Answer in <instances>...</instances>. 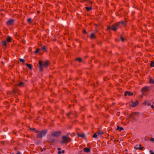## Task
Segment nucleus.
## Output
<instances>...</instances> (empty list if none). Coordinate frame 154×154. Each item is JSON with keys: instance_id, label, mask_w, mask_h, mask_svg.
<instances>
[{"instance_id": "cd10ccee", "label": "nucleus", "mask_w": 154, "mask_h": 154, "mask_svg": "<svg viewBox=\"0 0 154 154\" xmlns=\"http://www.w3.org/2000/svg\"><path fill=\"white\" fill-rule=\"evenodd\" d=\"M150 140L153 142H154V138L151 137L149 139Z\"/></svg>"}, {"instance_id": "ea45409f", "label": "nucleus", "mask_w": 154, "mask_h": 154, "mask_svg": "<svg viewBox=\"0 0 154 154\" xmlns=\"http://www.w3.org/2000/svg\"><path fill=\"white\" fill-rule=\"evenodd\" d=\"M57 149H58V150H60V148H57Z\"/></svg>"}, {"instance_id": "4c0bfd02", "label": "nucleus", "mask_w": 154, "mask_h": 154, "mask_svg": "<svg viewBox=\"0 0 154 154\" xmlns=\"http://www.w3.org/2000/svg\"><path fill=\"white\" fill-rule=\"evenodd\" d=\"M83 32H84V33H86V31L85 30H84Z\"/></svg>"}, {"instance_id": "f8f14e48", "label": "nucleus", "mask_w": 154, "mask_h": 154, "mask_svg": "<svg viewBox=\"0 0 154 154\" xmlns=\"http://www.w3.org/2000/svg\"><path fill=\"white\" fill-rule=\"evenodd\" d=\"M138 113L137 112H134L133 113H132L131 116V118H132L133 119L135 120L136 119L134 118V116H135Z\"/></svg>"}, {"instance_id": "393cba45", "label": "nucleus", "mask_w": 154, "mask_h": 154, "mask_svg": "<svg viewBox=\"0 0 154 154\" xmlns=\"http://www.w3.org/2000/svg\"><path fill=\"white\" fill-rule=\"evenodd\" d=\"M76 60L78 61H79L80 62H81L82 61V59L80 58H77L76 59Z\"/></svg>"}, {"instance_id": "39448f33", "label": "nucleus", "mask_w": 154, "mask_h": 154, "mask_svg": "<svg viewBox=\"0 0 154 154\" xmlns=\"http://www.w3.org/2000/svg\"><path fill=\"white\" fill-rule=\"evenodd\" d=\"M60 132L59 131L54 132L52 134V136L57 137L60 136Z\"/></svg>"}, {"instance_id": "0eeeda50", "label": "nucleus", "mask_w": 154, "mask_h": 154, "mask_svg": "<svg viewBox=\"0 0 154 154\" xmlns=\"http://www.w3.org/2000/svg\"><path fill=\"white\" fill-rule=\"evenodd\" d=\"M47 133V131H41V135H39V137H42L44 136Z\"/></svg>"}, {"instance_id": "a211bd4d", "label": "nucleus", "mask_w": 154, "mask_h": 154, "mask_svg": "<svg viewBox=\"0 0 154 154\" xmlns=\"http://www.w3.org/2000/svg\"><path fill=\"white\" fill-rule=\"evenodd\" d=\"M117 130H119V131H121L123 130V129L122 127H120L119 126H118L117 127Z\"/></svg>"}, {"instance_id": "f3484780", "label": "nucleus", "mask_w": 154, "mask_h": 154, "mask_svg": "<svg viewBox=\"0 0 154 154\" xmlns=\"http://www.w3.org/2000/svg\"><path fill=\"white\" fill-rule=\"evenodd\" d=\"M24 83L23 82H20L18 84V86L20 87H22L23 86Z\"/></svg>"}, {"instance_id": "a19ab883", "label": "nucleus", "mask_w": 154, "mask_h": 154, "mask_svg": "<svg viewBox=\"0 0 154 154\" xmlns=\"http://www.w3.org/2000/svg\"><path fill=\"white\" fill-rule=\"evenodd\" d=\"M70 113H70V112H69V113H68V115H69L70 114Z\"/></svg>"}, {"instance_id": "4468645a", "label": "nucleus", "mask_w": 154, "mask_h": 154, "mask_svg": "<svg viewBox=\"0 0 154 154\" xmlns=\"http://www.w3.org/2000/svg\"><path fill=\"white\" fill-rule=\"evenodd\" d=\"M84 151L85 152H88L90 151V149L89 148L85 147L84 149Z\"/></svg>"}, {"instance_id": "4be33fe9", "label": "nucleus", "mask_w": 154, "mask_h": 154, "mask_svg": "<svg viewBox=\"0 0 154 154\" xmlns=\"http://www.w3.org/2000/svg\"><path fill=\"white\" fill-rule=\"evenodd\" d=\"M98 136L97 132L96 133H95L93 135V137L94 138H96Z\"/></svg>"}, {"instance_id": "72a5a7b5", "label": "nucleus", "mask_w": 154, "mask_h": 154, "mask_svg": "<svg viewBox=\"0 0 154 154\" xmlns=\"http://www.w3.org/2000/svg\"><path fill=\"white\" fill-rule=\"evenodd\" d=\"M62 152H61L60 151H59L58 152V154H61V153Z\"/></svg>"}, {"instance_id": "e433bc0d", "label": "nucleus", "mask_w": 154, "mask_h": 154, "mask_svg": "<svg viewBox=\"0 0 154 154\" xmlns=\"http://www.w3.org/2000/svg\"><path fill=\"white\" fill-rule=\"evenodd\" d=\"M151 108H152V109H153V108H154V106H153V105H151Z\"/></svg>"}, {"instance_id": "79ce46f5", "label": "nucleus", "mask_w": 154, "mask_h": 154, "mask_svg": "<svg viewBox=\"0 0 154 154\" xmlns=\"http://www.w3.org/2000/svg\"><path fill=\"white\" fill-rule=\"evenodd\" d=\"M52 141L53 142H54V140H52Z\"/></svg>"}, {"instance_id": "6e6552de", "label": "nucleus", "mask_w": 154, "mask_h": 154, "mask_svg": "<svg viewBox=\"0 0 154 154\" xmlns=\"http://www.w3.org/2000/svg\"><path fill=\"white\" fill-rule=\"evenodd\" d=\"M138 101L137 100L135 101L134 102H133L131 105L130 106L133 107L136 106L138 104Z\"/></svg>"}, {"instance_id": "7c9ffc66", "label": "nucleus", "mask_w": 154, "mask_h": 154, "mask_svg": "<svg viewBox=\"0 0 154 154\" xmlns=\"http://www.w3.org/2000/svg\"><path fill=\"white\" fill-rule=\"evenodd\" d=\"M31 21V19L30 18H29L28 19L27 21L28 22L30 23Z\"/></svg>"}, {"instance_id": "6ab92c4d", "label": "nucleus", "mask_w": 154, "mask_h": 154, "mask_svg": "<svg viewBox=\"0 0 154 154\" xmlns=\"http://www.w3.org/2000/svg\"><path fill=\"white\" fill-rule=\"evenodd\" d=\"M35 132L37 134V136L38 137H39V135H41V132H39L38 131H35Z\"/></svg>"}, {"instance_id": "f03ea898", "label": "nucleus", "mask_w": 154, "mask_h": 154, "mask_svg": "<svg viewBox=\"0 0 154 154\" xmlns=\"http://www.w3.org/2000/svg\"><path fill=\"white\" fill-rule=\"evenodd\" d=\"M124 23L122 21L121 22H118L115 24L113 25L111 27L109 26L108 27V29H112L113 31H116L119 27L120 26V24H123Z\"/></svg>"}, {"instance_id": "20e7f679", "label": "nucleus", "mask_w": 154, "mask_h": 154, "mask_svg": "<svg viewBox=\"0 0 154 154\" xmlns=\"http://www.w3.org/2000/svg\"><path fill=\"white\" fill-rule=\"evenodd\" d=\"M149 90V87L147 86H145L142 89L141 92H142L143 94H144L145 92L148 91Z\"/></svg>"}, {"instance_id": "f257e3e1", "label": "nucleus", "mask_w": 154, "mask_h": 154, "mask_svg": "<svg viewBox=\"0 0 154 154\" xmlns=\"http://www.w3.org/2000/svg\"><path fill=\"white\" fill-rule=\"evenodd\" d=\"M38 63L39 69L41 71L43 70L44 67L47 68L48 65V62L47 61L45 62L39 61Z\"/></svg>"}, {"instance_id": "423d86ee", "label": "nucleus", "mask_w": 154, "mask_h": 154, "mask_svg": "<svg viewBox=\"0 0 154 154\" xmlns=\"http://www.w3.org/2000/svg\"><path fill=\"white\" fill-rule=\"evenodd\" d=\"M14 23V20L12 19H10L7 21L6 24L8 25H13Z\"/></svg>"}, {"instance_id": "9b49d317", "label": "nucleus", "mask_w": 154, "mask_h": 154, "mask_svg": "<svg viewBox=\"0 0 154 154\" xmlns=\"http://www.w3.org/2000/svg\"><path fill=\"white\" fill-rule=\"evenodd\" d=\"M127 95H128L129 96H131L133 95V93L129 91H126L125 93V95L126 96Z\"/></svg>"}, {"instance_id": "aec40b11", "label": "nucleus", "mask_w": 154, "mask_h": 154, "mask_svg": "<svg viewBox=\"0 0 154 154\" xmlns=\"http://www.w3.org/2000/svg\"><path fill=\"white\" fill-rule=\"evenodd\" d=\"M26 66L28 67L30 69H31L32 68V66L31 64H26Z\"/></svg>"}, {"instance_id": "dca6fc26", "label": "nucleus", "mask_w": 154, "mask_h": 154, "mask_svg": "<svg viewBox=\"0 0 154 154\" xmlns=\"http://www.w3.org/2000/svg\"><path fill=\"white\" fill-rule=\"evenodd\" d=\"M78 135L79 137H82V138H84L85 136V135L84 134H78Z\"/></svg>"}, {"instance_id": "2f4dec72", "label": "nucleus", "mask_w": 154, "mask_h": 154, "mask_svg": "<svg viewBox=\"0 0 154 154\" xmlns=\"http://www.w3.org/2000/svg\"><path fill=\"white\" fill-rule=\"evenodd\" d=\"M121 39L122 41V42H123L124 41V38L122 37H121Z\"/></svg>"}, {"instance_id": "a878e982", "label": "nucleus", "mask_w": 154, "mask_h": 154, "mask_svg": "<svg viewBox=\"0 0 154 154\" xmlns=\"http://www.w3.org/2000/svg\"><path fill=\"white\" fill-rule=\"evenodd\" d=\"M150 66L151 67H154V62L152 61L150 63Z\"/></svg>"}, {"instance_id": "58836bf2", "label": "nucleus", "mask_w": 154, "mask_h": 154, "mask_svg": "<svg viewBox=\"0 0 154 154\" xmlns=\"http://www.w3.org/2000/svg\"><path fill=\"white\" fill-rule=\"evenodd\" d=\"M64 152H64V150H63V151H62V153H64Z\"/></svg>"}, {"instance_id": "c03bdc74", "label": "nucleus", "mask_w": 154, "mask_h": 154, "mask_svg": "<svg viewBox=\"0 0 154 154\" xmlns=\"http://www.w3.org/2000/svg\"><path fill=\"white\" fill-rule=\"evenodd\" d=\"M153 104H154V102L153 103Z\"/></svg>"}, {"instance_id": "7ed1b4c3", "label": "nucleus", "mask_w": 154, "mask_h": 154, "mask_svg": "<svg viewBox=\"0 0 154 154\" xmlns=\"http://www.w3.org/2000/svg\"><path fill=\"white\" fill-rule=\"evenodd\" d=\"M62 138V143H66L71 141L70 138L68 136H63Z\"/></svg>"}, {"instance_id": "2eb2a0df", "label": "nucleus", "mask_w": 154, "mask_h": 154, "mask_svg": "<svg viewBox=\"0 0 154 154\" xmlns=\"http://www.w3.org/2000/svg\"><path fill=\"white\" fill-rule=\"evenodd\" d=\"M12 38L10 36H8L7 38V41L8 42H10L12 40Z\"/></svg>"}, {"instance_id": "473e14b6", "label": "nucleus", "mask_w": 154, "mask_h": 154, "mask_svg": "<svg viewBox=\"0 0 154 154\" xmlns=\"http://www.w3.org/2000/svg\"><path fill=\"white\" fill-rule=\"evenodd\" d=\"M150 152L151 153V154H154V153L153 152L152 150H150Z\"/></svg>"}, {"instance_id": "f704fd0d", "label": "nucleus", "mask_w": 154, "mask_h": 154, "mask_svg": "<svg viewBox=\"0 0 154 154\" xmlns=\"http://www.w3.org/2000/svg\"><path fill=\"white\" fill-rule=\"evenodd\" d=\"M42 49L44 50H45V47L44 46V47H43L42 48Z\"/></svg>"}, {"instance_id": "5701e85b", "label": "nucleus", "mask_w": 154, "mask_h": 154, "mask_svg": "<svg viewBox=\"0 0 154 154\" xmlns=\"http://www.w3.org/2000/svg\"><path fill=\"white\" fill-rule=\"evenodd\" d=\"M2 44L5 47H6L7 45L6 41H3L2 42Z\"/></svg>"}, {"instance_id": "b1692460", "label": "nucleus", "mask_w": 154, "mask_h": 154, "mask_svg": "<svg viewBox=\"0 0 154 154\" xmlns=\"http://www.w3.org/2000/svg\"><path fill=\"white\" fill-rule=\"evenodd\" d=\"M86 9L87 11H89L91 9V7H86Z\"/></svg>"}, {"instance_id": "bb28decb", "label": "nucleus", "mask_w": 154, "mask_h": 154, "mask_svg": "<svg viewBox=\"0 0 154 154\" xmlns=\"http://www.w3.org/2000/svg\"><path fill=\"white\" fill-rule=\"evenodd\" d=\"M91 38H94V35L93 33H92L91 34Z\"/></svg>"}, {"instance_id": "ddd939ff", "label": "nucleus", "mask_w": 154, "mask_h": 154, "mask_svg": "<svg viewBox=\"0 0 154 154\" xmlns=\"http://www.w3.org/2000/svg\"><path fill=\"white\" fill-rule=\"evenodd\" d=\"M143 104L147 106H149L150 105V103L149 101H146Z\"/></svg>"}, {"instance_id": "412c9836", "label": "nucleus", "mask_w": 154, "mask_h": 154, "mask_svg": "<svg viewBox=\"0 0 154 154\" xmlns=\"http://www.w3.org/2000/svg\"><path fill=\"white\" fill-rule=\"evenodd\" d=\"M149 82H150V83L154 84V79H150L149 80Z\"/></svg>"}, {"instance_id": "c85d7f7f", "label": "nucleus", "mask_w": 154, "mask_h": 154, "mask_svg": "<svg viewBox=\"0 0 154 154\" xmlns=\"http://www.w3.org/2000/svg\"><path fill=\"white\" fill-rule=\"evenodd\" d=\"M19 60L20 61H21L23 63H24L25 62V60L23 59H20Z\"/></svg>"}, {"instance_id": "c9c22d12", "label": "nucleus", "mask_w": 154, "mask_h": 154, "mask_svg": "<svg viewBox=\"0 0 154 154\" xmlns=\"http://www.w3.org/2000/svg\"><path fill=\"white\" fill-rule=\"evenodd\" d=\"M20 154V152L19 151H18L16 154Z\"/></svg>"}, {"instance_id": "37998d69", "label": "nucleus", "mask_w": 154, "mask_h": 154, "mask_svg": "<svg viewBox=\"0 0 154 154\" xmlns=\"http://www.w3.org/2000/svg\"><path fill=\"white\" fill-rule=\"evenodd\" d=\"M33 130H35V129H33Z\"/></svg>"}, {"instance_id": "c756f323", "label": "nucleus", "mask_w": 154, "mask_h": 154, "mask_svg": "<svg viewBox=\"0 0 154 154\" xmlns=\"http://www.w3.org/2000/svg\"><path fill=\"white\" fill-rule=\"evenodd\" d=\"M40 50V49H37V50L35 51V54H37V53H38V51H39V50Z\"/></svg>"}, {"instance_id": "9d476101", "label": "nucleus", "mask_w": 154, "mask_h": 154, "mask_svg": "<svg viewBox=\"0 0 154 154\" xmlns=\"http://www.w3.org/2000/svg\"><path fill=\"white\" fill-rule=\"evenodd\" d=\"M98 135L99 137H101L102 135L103 134V132L102 131H99L97 132Z\"/></svg>"}, {"instance_id": "1a4fd4ad", "label": "nucleus", "mask_w": 154, "mask_h": 154, "mask_svg": "<svg viewBox=\"0 0 154 154\" xmlns=\"http://www.w3.org/2000/svg\"><path fill=\"white\" fill-rule=\"evenodd\" d=\"M134 148L136 149H140V150H142L143 149V148L140 147V145H136L134 146Z\"/></svg>"}]
</instances>
